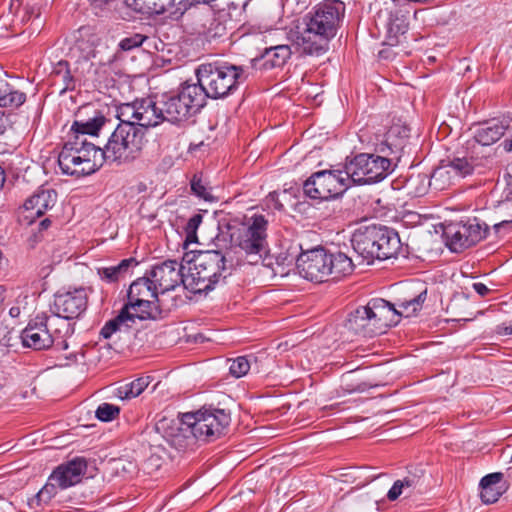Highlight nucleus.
Returning <instances> with one entry per match:
<instances>
[{
    "instance_id": "ea45409f",
    "label": "nucleus",
    "mask_w": 512,
    "mask_h": 512,
    "mask_svg": "<svg viewBox=\"0 0 512 512\" xmlns=\"http://www.w3.org/2000/svg\"><path fill=\"white\" fill-rule=\"evenodd\" d=\"M40 221L35 223L33 225H28L30 230V236L28 237L27 241L31 247H34L39 241H41L44 237V233L51 227L52 221L50 217H42L39 218Z\"/></svg>"
},
{
    "instance_id": "bb28decb",
    "label": "nucleus",
    "mask_w": 512,
    "mask_h": 512,
    "mask_svg": "<svg viewBox=\"0 0 512 512\" xmlns=\"http://www.w3.org/2000/svg\"><path fill=\"white\" fill-rule=\"evenodd\" d=\"M160 293L150 280V278L142 277L135 280L129 287L126 304L134 302L141 303V301L148 299H156Z\"/></svg>"
},
{
    "instance_id": "c03bdc74",
    "label": "nucleus",
    "mask_w": 512,
    "mask_h": 512,
    "mask_svg": "<svg viewBox=\"0 0 512 512\" xmlns=\"http://www.w3.org/2000/svg\"><path fill=\"white\" fill-rule=\"evenodd\" d=\"M203 217L201 214H194L187 222L186 230V242L196 241V231L202 223Z\"/></svg>"
},
{
    "instance_id": "5701e85b",
    "label": "nucleus",
    "mask_w": 512,
    "mask_h": 512,
    "mask_svg": "<svg viewBox=\"0 0 512 512\" xmlns=\"http://www.w3.org/2000/svg\"><path fill=\"white\" fill-rule=\"evenodd\" d=\"M58 164L64 174L77 177L90 175L99 169L96 159L81 158L64 147L58 155Z\"/></svg>"
},
{
    "instance_id": "aec40b11",
    "label": "nucleus",
    "mask_w": 512,
    "mask_h": 512,
    "mask_svg": "<svg viewBox=\"0 0 512 512\" xmlns=\"http://www.w3.org/2000/svg\"><path fill=\"white\" fill-rule=\"evenodd\" d=\"M410 136V129L403 124H393L382 135H376L372 142L375 151L387 156L398 154L406 145Z\"/></svg>"
},
{
    "instance_id": "09e8293b",
    "label": "nucleus",
    "mask_w": 512,
    "mask_h": 512,
    "mask_svg": "<svg viewBox=\"0 0 512 512\" xmlns=\"http://www.w3.org/2000/svg\"><path fill=\"white\" fill-rule=\"evenodd\" d=\"M403 483V488H414L417 486L419 482V478L415 475L407 476L404 479L400 480Z\"/></svg>"
},
{
    "instance_id": "de8ad7c7",
    "label": "nucleus",
    "mask_w": 512,
    "mask_h": 512,
    "mask_svg": "<svg viewBox=\"0 0 512 512\" xmlns=\"http://www.w3.org/2000/svg\"><path fill=\"white\" fill-rule=\"evenodd\" d=\"M403 483L400 480H396L390 490L387 493V498L390 501L396 500L403 492Z\"/></svg>"
},
{
    "instance_id": "680f3d73",
    "label": "nucleus",
    "mask_w": 512,
    "mask_h": 512,
    "mask_svg": "<svg viewBox=\"0 0 512 512\" xmlns=\"http://www.w3.org/2000/svg\"><path fill=\"white\" fill-rule=\"evenodd\" d=\"M510 462H512V454H511V457H510Z\"/></svg>"
},
{
    "instance_id": "473e14b6",
    "label": "nucleus",
    "mask_w": 512,
    "mask_h": 512,
    "mask_svg": "<svg viewBox=\"0 0 512 512\" xmlns=\"http://www.w3.org/2000/svg\"><path fill=\"white\" fill-rule=\"evenodd\" d=\"M26 101V94L14 89L8 82L0 79V107L18 108Z\"/></svg>"
},
{
    "instance_id": "20e7f679",
    "label": "nucleus",
    "mask_w": 512,
    "mask_h": 512,
    "mask_svg": "<svg viewBox=\"0 0 512 512\" xmlns=\"http://www.w3.org/2000/svg\"><path fill=\"white\" fill-rule=\"evenodd\" d=\"M191 264L186 275L185 289L192 293H207L224 281L232 270L226 256L219 250L199 251L191 259Z\"/></svg>"
},
{
    "instance_id": "c9c22d12",
    "label": "nucleus",
    "mask_w": 512,
    "mask_h": 512,
    "mask_svg": "<svg viewBox=\"0 0 512 512\" xmlns=\"http://www.w3.org/2000/svg\"><path fill=\"white\" fill-rule=\"evenodd\" d=\"M150 380V376H141L130 383L118 387L116 395L122 400L135 398L148 387Z\"/></svg>"
},
{
    "instance_id": "864d4df0",
    "label": "nucleus",
    "mask_w": 512,
    "mask_h": 512,
    "mask_svg": "<svg viewBox=\"0 0 512 512\" xmlns=\"http://www.w3.org/2000/svg\"><path fill=\"white\" fill-rule=\"evenodd\" d=\"M21 311L18 306H13L9 310V315L13 318H17L20 315Z\"/></svg>"
},
{
    "instance_id": "a211bd4d",
    "label": "nucleus",
    "mask_w": 512,
    "mask_h": 512,
    "mask_svg": "<svg viewBox=\"0 0 512 512\" xmlns=\"http://www.w3.org/2000/svg\"><path fill=\"white\" fill-rule=\"evenodd\" d=\"M328 251L315 248L302 252L296 261V267L301 277L315 283L328 280Z\"/></svg>"
},
{
    "instance_id": "a878e982",
    "label": "nucleus",
    "mask_w": 512,
    "mask_h": 512,
    "mask_svg": "<svg viewBox=\"0 0 512 512\" xmlns=\"http://www.w3.org/2000/svg\"><path fill=\"white\" fill-rule=\"evenodd\" d=\"M65 149H69L70 152H75V155L81 156V158L96 159L98 168H100L104 161L102 148L95 146L93 143L88 142L86 137L83 135L72 136L63 146Z\"/></svg>"
},
{
    "instance_id": "c85d7f7f",
    "label": "nucleus",
    "mask_w": 512,
    "mask_h": 512,
    "mask_svg": "<svg viewBox=\"0 0 512 512\" xmlns=\"http://www.w3.org/2000/svg\"><path fill=\"white\" fill-rule=\"evenodd\" d=\"M502 473H491L484 476L480 481V497L486 504L495 503L502 495L503 490L500 486Z\"/></svg>"
},
{
    "instance_id": "423d86ee",
    "label": "nucleus",
    "mask_w": 512,
    "mask_h": 512,
    "mask_svg": "<svg viewBox=\"0 0 512 512\" xmlns=\"http://www.w3.org/2000/svg\"><path fill=\"white\" fill-rule=\"evenodd\" d=\"M71 334L70 323L60 317L37 314L21 332L22 344L34 350H46L52 346L66 350V338Z\"/></svg>"
},
{
    "instance_id": "412c9836",
    "label": "nucleus",
    "mask_w": 512,
    "mask_h": 512,
    "mask_svg": "<svg viewBox=\"0 0 512 512\" xmlns=\"http://www.w3.org/2000/svg\"><path fill=\"white\" fill-rule=\"evenodd\" d=\"M87 471V461L84 457H75L57 466L52 473V480L59 489L65 490L81 482Z\"/></svg>"
},
{
    "instance_id": "8fccbe9b",
    "label": "nucleus",
    "mask_w": 512,
    "mask_h": 512,
    "mask_svg": "<svg viewBox=\"0 0 512 512\" xmlns=\"http://www.w3.org/2000/svg\"><path fill=\"white\" fill-rule=\"evenodd\" d=\"M495 331H496V334H498L500 336H510V335H512V326L502 323V324L496 326Z\"/></svg>"
},
{
    "instance_id": "052dcab7",
    "label": "nucleus",
    "mask_w": 512,
    "mask_h": 512,
    "mask_svg": "<svg viewBox=\"0 0 512 512\" xmlns=\"http://www.w3.org/2000/svg\"><path fill=\"white\" fill-rule=\"evenodd\" d=\"M115 57L113 56L111 59L108 60V63H112L114 61Z\"/></svg>"
},
{
    "instance_id": "a18cd8bd",
    "label": "nucleus",
    "mask_w": 512,
    "mask_h": 512,
    "mask_svg": "<svg viewBox=\"0 0 512 512\" xmlns=\"http://www.w3.org/2000/svg\"><path fill=\"white\" fill-rule=\"evenodd\" d=\"M125 4L135 12L153 14L149 0H125Z\"/></svg>"
},
{
    "instance_id": "603ef678",
    "label": "nucleus",
    "mask_w": 512,
    "mask_h": 512,
    "mask_svg": "<svg viewBox=\"0 0 512 512\" xmlns=\"http://www.w3.org/2000/svg\"><path fill=\"white\" fill-rule=\"evenodd\" d=\"M503 149L506 152H512V138L511 139H505L502 143Z\"/></svg>"
},
{
    "instance_id": "ddd939ff",
    "label": "nucleus",
    "mask_w": 512,
    "mask_h": 512,
    "mask_svg": "<svg viewBox=\"0 0 512 512\" xmlns=\"http://www.w3.org/2000/svg\"><path fill=\"white\" fill-rule=\"evenodd\" d=\"M117 112L133 125L146 131L149 127H155L165 121L161 99L143 98L131 103L121 104Z\"/></svg>"
},
{
    "instance_id": "0eeeda50",
    "label": "nucleus",
    "mask_w": 512,
    "mask_h": 512,
    "mask_svg": "<svg viewBox=\"0 0 512 512\" xmlns=\"http://www.w3.org/2000/svg\"><path fill=\"white\" fill-rule=\"evenodd\" d=\"M267 227L266 217L254 214L230 233L232 246L249 264H257L267 253Z\"/></svg>"
},
{
    "instance_id": "9b49d317",
    "label": "nucleus",
    "mask_w": 512,
    "mask_h": 512,
    "mask_svg": "<svg viewBox=\"0 0 512 512\" xmlns=\"http://www.w3.org/2000/svg\"><path fill=\"white\" fill-rule=\"evenodd\" d=\"M160 99L165 121L171 123L188 120L205 105L200 88L189 83H184L176 95H162Z\"/></svg>"
},
{
    "instance_id": "72a5a7b5",
    "label": "nucleus",
    "mask_w": 512,
    "mask_h": 512,
    "mask_svg": "<svg viewBox=\"0 0 512 512\" xmlns=\"http://www.w3.org/2000/svg\"><path fill=\"white\" fill-rule=\"evenodd\" d=\"M52 79L54 84H60V93L68 90H74L76 87V80L71 73L70 65L67 61H59L53 68Z\"/></svg>"
},
{
    "instance_id": "7ed1b4c3",
    "label": "nucleus",
    "mask_w": 512,
    "mask_h": 512,
    "mask_svg": "<svg viewBox=\"0 0 512 512\" xmlns=\"http://www.w3.org/2000/svg\"><path fill=\"white\" fill-rule=\"evenodd\" d=\"M198 83L203 94V103L207 98L214 100L224 99L237 91L240 83L246 79L245 69L224 61L205 62L195 71Z\"/></svg>"
},
{
    "instance_id": "4c0bfd02",
    "label": "nucleus",
    "mask_w": 512,
    "mask_h": 512,
    "mask_svg": "<svg viewBox=\"0 0 512 512\" xmlns=\"http://www.w3.org/2000/svg\"><path fill=\"white\" fill-rule=\"evenodd\" d=\"M453 179L452 173L443 165L433 171L429 180V186L436 191H442L453 183Z\"/></svg>"
},
{
    "instance_id": "c756f323",
    "label": "nucleus",
    "mask_w": 512,
    "mask_h": 512,
    "mask_svg": "<svg viewBox=\"0 0 512 512\" xmlns=\"http://www.w3.org/2000/svg\"><path fill=\"white\" fill-rule=\"evenodd\" d=\"M106 117L100 112L95 111L93 117L87 120H75L72 124L71 131L73 132L72 136L86 135L97 136L102 127L106 124Z\"/></svg>"
},
{
    "instance_id": "3c124183",
    "label": "nucleus",
    "mask_w": 512,
    "mask_h": 512,
    "mask_svg": "<svg viewBox=\"0 0 512 512\" xmlns=\"http://www.w3.org/2000/svg\"><path fill=\"white\" fill-rule=\"evenodd\" d=\"M474 291L478 293L480 296L484 297L489 293V288L481 282H476L472 285Z\"/></svg>"
},
{
    "instance_id": "4d7b16f0",
    "label": "nucleus",
    "mask_w": 512,
    "mask_h": 512,
    "mask_svg": "<svg viewBox=\"0 0 512 512\" xmlns=\"http://www.w3.org/2000/svg\"><path fill=\"white\" fill-rule=\"evenodd\" d=\"M5 183V171L4 169L0 166V188L3 187Z\"/></svg>"
},
{
    "instance_id": "e433bc0d",
    "label": "nucleus",
    "mask_w": 512,
    "mask_h": 512,
    "mask_svg": "<svg viewBox=\"0 0 512 512\" xmlns=\"http://www.w3.org/2000/svg\"><path fill=\"white\" fill-rule=\"evenodd\" d=\"M190 187L192 193L206 202H216L217 198L213 195L212 188L208 182L203 179L201 174H195L190 180Z\"/></svg>"
},
{
    "instance_id": "49530a36",
    "label": "nucleus",
    "mask_w": 512,
    "mask_h": 512,
    "mask_svg": "<svg viewBox=\"0 0 512 512\" xmlns=\"http://www.w3.org/2000/svg\"><path fill=\"white\" fill-rule=\"evenodd\" d=\"M176 0H149L152 13L161 14L173 7Z\"/></svg>"
},
{
    "instance_id": "7c9ffc66",
    "label": "nucleus",
    "mask_w": 512,
    "mask_h": 512,
    "mask_svg": "<svg viewBox=\"0 0 512 512\" xmlns=\"http://www.w3.org/2000/svg\"><path fill=\"white\" fill-rule=\"evenodd\" d=\"M136 265L137 262L134 258L123 259L117 265L99 268L98 275L108 283L117 282L129 273L130 268Z\"/></svg>"
},
{
    "instance_id": "b1692460",
    "label": "nucleus",
    "mask_w": 512,
    "mask_h": 512,
    "mask_svg": "<svg viewBox=\"0 0 512 512\" xmlns=\"http://www.w3.org/2000/svg\"><path fill=\"white\" fill-rule=\"evenodd\" d=\"M512 131V118L491 119L481 124L474 133V139L482 146H490Z\"/></svg>"
},
{
    "instance_id": "f8f14e48",
    "label": "nucleus",
    "mask_w": 512,
    "mask_h": 512,
    "mask_svg": "<svg viewBox=\"0 0 512 512\" xmlns=\"http://www.w3.org/2000/svg\"><path fill=\"white\" fill-rule=\"evenodd\" d=\"M349 187L345 170H322L313 173L304 182L303 191L311 199L331 200L342 196Z\"/></svg>"
},
{
    "instance_id": "2eb2a0df",
    "label": "nucleus",
    "mask_w": 512,
    "mask_h": 512,
    "mask_svg": "<svg viewBox=\"0 0 512 512\" xmlns=\"http://www.w3.org/2000/svg\"><path fill=\"white\" fill-rule=\"evenodd\" d=\"M374 21L379 32L384 33L387 44L391 46L399 43V37L404 35L409 27L407 13L394 4L381 8L376 13Z\"/></svg>"
},
{
    "instance_id": "393cba45",
    "label": "nucleus",
    "mask_w": 512,
    "mask_h": 512,
    "mask_svg": "<svg viewBox=\"0 0 512 512\" xmlns=\"http://www.w3.org/2000/svg\"><path fill=\"white\" fill-rule=\"evenodd\" d=\"M378 240L376 248L378 253L375 254V259L386 260L396 257L402 249V244L398 233L386 226H378Z\"/></svg>"
},
{
    "instance_id": "6e6552de",
    "label": "nucleus",
    "mask_w": 512,
    "mask_h": 512,
    "mask_svg": "<svg viewBox=\"0 0 512 512\" xmlns=\"http://www.w3.org/2000/svg\"><path fill=\"white\" fill-rule=\"evenodd\" d=\"M230 422L231 416L226 410L203 407L183 414L178 430L185 437L190 433L195 439L209 442L219 438Z\"/></svg>"
},
{
    "instance_id": "4be33fe9",
    "label": "nucleus",
    "mask_w": 512,
    "mask_h": 512,
    "mask_svg": "<svg viewBox=\"0 0 512 512\" xmlns=\"http://www.w3.org/2000/svg\"><path fill=\"white\" fill-rule=\"evenodd\" d=\"M378 226L368 225L358 227L351 238L354 251L367 261L372 263L375 260V254L378 253L376 243L378 238Z\"/></svg>"
},
{
    "instance_id": "f03ea898",
    "label": "nucleus",
    "mask_w": 512,
    "mask_h": 512,
    "mask_svg": "<svg viewBox=\"0 0 512 512\" xmlns=\"http://www.w3.org/2000/svg\"><path fill=\"white\" fill-rule=\"evenodd\" d=\"M426 295L427 290L424 289L418 295L399 302L398 309L384 299H371L366 305L357 307L349 314L347 327L364 337L382 334L396 325L401 316L411 317L421 310Z\"/></svg>"
},
{
    "instance_id": "f257e3e1",
    "label": "nucleus",
    "mask_w": 512,
    "mask_h": 512,
    "mask_svg": "<svg viewBox=\"0 0 512 512\" xmlns=\"http://www.w3.org/2000/svg\"><path fill=\"white\" fill-rule=\"evenodd\" d=\"M346 6L341 0H323L303 18L302 26L291 36L308 55H322L336 36L345 18Z\"/></svg>"
},
{
    "instance_id": "dca6fc26",
    "label": "nucleus",
    "mask_w": 512,
    "mask_h": 512,
    "mask_svg": "<svg viewBox=\"0 0 512 512\" xmlns=\"http://www.w3.org/2000/svg\"><path fill=\"white\" fill-rule=\"evenodd\" d=\"M58 194L52 188L41 186L28 197L19 209L18 220L21 225H33L57 203Z\"/></svg>"
},
{
    "instance_id": "2f4dec72",
    "label": "nucleus",
    "mask_w": 512,
    "mask_h": 512,
    "mask_svg": "<svg viewBox=\"0 0 512 512\" xmlns=\"http://www.w3.org/2000/svg\"><path fill=\"white\" fill-rule=\"evenodd\" d=\"M292 51L289 45L281 44L266 48L262 58L267 68L282 67L291 57Z\"/></svg>"
},
{
    "instance_id": "5fc2aeb1",
    "label": "nucleus",
    "mask_w": 512,
    "mask_h": 512,
    "mask_svg": "<svg viewBox=\"0 0 512 512\" xmlns=\"http://www.w3.org/2000/svg\"><path fill=\"white\" fill-rule=\"evenodd\" d=\"M5 129H6V126H5L4 115L2 112H0V135L4 133Z\"/></svg>"
},
{
    "instance_id": "a19ab883",
    "label": "nucleus",
    "mask_w": 512,
    "mask_h": 512,
    "mask_svg": "<svg viewBox=\"0 0 512 512\" xmlns=\"http://www.w3.org/2000/svg\"><path fill=\"white\" fill-rule=\"evenodd\" d=\"M120 413V408L110 403H102L98 406L95 414L103 422L114 420Z\"/></svg>"
},
{
    "instance_id": "6ab92c4d",
    "label": "nucleus",
    "mask_w": 512,
    "mask_h": 512,
    "mask_svg": "<svg viewBox=\"0 0 512 512\" xmlns=\"http://www.w3.org/2000/svg\"><path fill=\"white\" fill-rule=\"evenodd\" d=\"M183 266L176 260H166L153 266L149 278L161 295L174 290L180 284L185 287L186 275L182 272Z\"/></svg>"
},
{
    "instance_id": "37998d69",
    "label": "nucleus",
    "mask_w": 512,
    "mask_h": 512,
    "mask_svg": "<svg viewBox=\"0 0 512 512\" xmlns=\"http://www.w3.org/2000/svg\"><path fill=\"white\" fill-rule=\"evenodd\" d=\"M145 40L146 36L136 33L131 36L123 38L119 42V47L123 51H130L134 48L141 46Z\"/></svg>"
},
{
    "instance_id": "f704fd0d",
    "label": "nucleus",
    "mask_w": 512,
    "mask_h": 512,
    "mask_svg": "<svg viewBox=\"0 0 512 512\" xmlns=\"http://www.w3.org/2000/svg\"><path fill=\"white\" fill-rule=\"evenodd\" d=\"M58 484L52 480L50 475L47 483L28 502L30 508L39 509L48 504L58 493Z\"/></svg>"
},
{
    "instance_id": "cd10ccee",
    "label": "nucleus",
    "mask_w": 512,
    "mask_h": 512,
    "mask_svg": "<svg viewBox=\"0 0 512 512\" xmlns=\"http://www.w3.org/2000/svg\"><path fill=\"white\" fill-rule=\"evenodd\" d=\"M328 278L332 280H339L343 277L350 275L354 270V264L350 257L345 253L336 252L331 253L328 251Z\"/></svg>"
},
{
    "instance_id": "4468645a",
    "label": "nucleus",
    "mask_w": 512,
    "mask_h": 512,
    "mask_svg": "<svg viewBox=\"0 0 512 512\" xmlns=\"http://www.w3.org/2000/svg\"><path fill=\"white\" fill-rule=\"evenodd\" d=\"M487 228H483L476 219L466 223H453L444 230L446 244L453 252L469 248L486 237Z\"/></svg>"
},
{
    "instance_id": "58836bf2",
    "label": "nucleus",
    "mask_w": 512,
    "mask_h": 512,
    "mask_svg": "<svg viewBox=\"0 0 512 512\" xmlns=\"http://www.w3.org/2000/svg\"><path fill=\"white\" fill-rule=\"evenodd\" d=\"M452 175L455 177H466L471 175L474 171V164L467 158H454L447 165H445Z\"/></svg>"
},
{
    "instance_id": "f3484780",
    "label": "nucleus",
    "mask_w": 512,
    "mask_h": 512,
    "mask_svg": "<svg viewBox=\"0 0 512 512\" xmlns=\"http://www.w3.org/2000/svg\"><path fill=\"white\" fill-rule=\"evenodd\" d=\"M87 304L88 295L84 288L58 292L54 296L51 316L60 317L66 322L77 319L86 311Z\"/></svg>"
},
{
    "instance_id": "13d9d810",
    "label": "nucleus",
    "mask_w": 512,
    "mask_h": 512,
    "mask_svg": "<svg viewBox=\"0 0 512 512\" xmlns=\"http://www.w3.org/2000/svg\"><path fill=\"white\" fill-rule=\"evenodd\" d=\"M177 438H178V435H175L174 438L172 439L173 444H176Z\"/></svg>"
},
{
    "instance_id": "39448f33",
    "label": "nucleus",
    "mask_w": 512,
    "mask_h": 512,
    "mask_svg": "<svg viewBox=\"0 0 512 512\" xmlns=\"http://www.w3.org/2000/svg\"><path fill=\"white\" fill-rule=\"evenodd\" d=\"M119 124L102 148L104 161L117 166L130 164L140 157L147 140L142 128L133 125L117 112Z\"/></svg>"
},
{
    "instance_id": "6e6d98bb",
    "label": "nucleus",
    "mask_w": 512,
    "mask_h": 512,
    "mask_svg": "<svg viewBox=\"0 0 512 512\" xmlns=\"http://www.w3.org/2000/svg\"><path fill=\"white\" fill-rule=\"evenodd\" d=\"M5 292H6V289L0 285V310L2 309L4 300H5Z\"/></svg>"
},
{
    "instance_id": "9d476101",
    "label": "nucleus",
    "mask_w": 512,
    "mask_h": 512,
    "mask_svg": "<svg viewBox=\"0 0 512 512\" xmlns=\"http://www.w3.org/2000/svg\"><path fill=\"white\" fill-rule=\"evenodd\" d=\"M349 182L354 184L376 183L394 170L392 159L387 155L360 153L346 162L344 167Z\"/></svg>"
},
{
    "instance_id": "bf43d9fd",
    "label": "nucleus",
    "mask_w": 512,
    "mask_h": 512,
    "mask_svg": "<svg viewBox=\"0 0 512 512\" xmlns=\"http://www.w3.org/2000/svg\"><path fill=\"white\" fill-rule=\"evenodd\" d=\"M506 223H507V222H502V223H500V224H495V226H494V227L497 229L499 226H501V225H503V224H506Z\"/></svg>"
},
{
    "instance_id": "1a4fd4ad",
    "label": "nucleus",
    "mask_w": 512,
    "mask_h": 512,
    "mask_svg": "<svg viewBox=\"0 0 512 512\" xmlns=\"http://www.w3.org/2000/svg\"><path fill=\"white\" fill-rule=\"evenodd\" d=\"M162 311V300L158 297L141 301V303L125 304L116 317L105 323L100 335L104 339H110L117 333H129L135 324V319L156 320L161 318Z\"/></svg>"
},
{
    "instance_id": "79ce46f5",
    "label": "nucleus",
    "mask_w": 512,
    "mask_h": 512,
    "mask_svg": "<svg viewBox=\"0 0 512 512\" xmlns=\"http://www.w3.org/2000/svg\"><path fill=\"white\" fill-rule=\"evenodd\" d=\"M250 370V362L246 356H239L232 360L229 367L230 374L235 378L245 376Z\"/></svg>"
}]
</instances>
